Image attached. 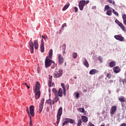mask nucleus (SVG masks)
<instances>
[{"label":"nucleus","instance_id":"f257e3e1","mask_svg":"<svg viewBox=\"0 0 126 126\" xmlns=\"http://www.w3.org/2000/svg\"><path fill=\"white\" fill-rule=\"evenodd\" d=\"M30 47V51L31 54H33L34 52V47L35 49H37L38 48H39V44H38V40H34V43H33V42L32 40H31L29 43Z\"/></svg>","mask_w":126,"mask_h":126},{"label":"nucleus","instance_id":"f03ea898","mask_svg":"<svg viewBox=\"0 0 126 126\" xmlns=\"http://www.w3.org/2000/svg\"><path fill=\"white\" fill-rule=\"evenodd\" d=\"M35 93L36 99H39L41 95V93L40 92V83L39 82H37L36 83Z\"/></svg>","mask_w":126,"mask_h":126},{"label":"nucleus","instance_id":"7ed1b4c3","mask_svg":"<svg viewBox=\"0 0 126 126\" xmlns=\"http://www.w3.org/2000/svg\"><path fill=\"white\" fill-rule=\"evenodd\" d=\"M63 114V107H60L58 110V112L57 113V125H59L60 124V120H61V117L62 116V115Z\"/></svg>","mask_w":126,"mask_h":126},{"label":"nucleus","instance_id":"20e7f679","mask_svg":"<svg viewBox=\"0 0 126 126\" xmlns=\"http://www.w3.org/2000/svg\"><path fill=\"white\" fill-rule=\"evenodd\" d=\"M26 111L28 115H31L32 117H34V116H35V113H34V106L33 105H31L30 106V111L29 108L26 109Z\"/></svg>","mask_w":126,"mask_h":126},{"label":"nucleus","instance_id":"39448f33","mask_svg":"<svg viewBox=\"0 0 126 126\" xmlns=\"http://www.w3.org/2000/svg\"><path fill=\"white\" fill-rule=\"evenodd\" d=\"M52 63L55 64V62L51 60H50V58H48V57H46V60L45 61V67H49L51 66V64H52Z\"/></svg>","mask_w":126,"mask_h":126},{"label":"nucleus","instance_id":"423d86ee","mask_svg":"<svg viewBox=\"0 0 126 126\" xmlns=\"http://www.w3.org/2000/svg\"><path fill=\"white\" fill-rule=\"evenodd\" d=\"M62 75H63V70L59 69L55 72L54 77V78H59L61 77Z\"/></svg>","mask_w":126,"mask_h":126},{"label":"nucleus","instance_id":"0eeeda50","mask_svg":"<svg viewBox=\"0 0 126 126\" xmlns=\"http://www.w3.org/2000/svg\"><path fill=\"white\" fill-rule=\"evenodd\" d=\"M86 3V1L84 0H82L80 1L79 3V7L80 10H83V7L85 6Z\"/></svg>","mask_w":126,"mask_h":126},{"label":"nucleus","instance_id":"6e6552de","mask_svg":"<svg viewBox=\"0 0 126 126\" xmlns=\"http://www.w3.org/2000/svg\"><path fill=\"white\" fill-rule=\"evenodd\" d=\"M115 22L117 23V24H118V25H119L120 27L121 28L123 31H126V28L125 27V26L123 25L122 23L120 22V21L118 20V19H116L115 20Z\"/></svg>","mask_w":126,"mask_h":126},{"label":"nucleus","instance_id":"1a4fd4ad","mask_svg":"<svg viewBox=\"0 0 126 126\" xmlns=\"http://www.w3.org/2000/svg\"><path fill=\"white\" fill-rule=\"evenodd\" d=\"M58 60H59V63L60 64H63V58L62 54H59L58 55Z\"/></svg>","mask_w":126,"mask_h":126},{"label":"nucleus","instance_id":"9d476101","mask_svg":"<svg viewBox=\"0 0 126 126\" xmlns=\"http://www.w3.org/2000/svg\"><path fill=\"white\" fill-rule=\"evenodd\" d=\"M117 111V106H113L110 109V113L111 115H114L115 114V112Z\"/></svg>","mask_w":126,"mask_h":126},{"label":"nucleus","instance_id":"9b49d317","mask_svg":"<svg viewBox=\"0 0 126 126\" xmlns=\"http://www.w3.org/2000/svg\"><path fill=\"white\" fill-rule=\"evenodd\" d=\"M114 38L116 39V40H118V41H124V37L119 35H116L114 36Z\"/></svg>","mask_w":126,"mask_h":126},{"label":"nucleus","instance_id":"f8f14e48","mask_svg":"<svg viewBox=\"0 0 126 126\" xmlns=\"http://www.w3.org/2000/svg\"><path fill=\"white\" fill-rule=\"evenodd\" d=\"M98 72H99V70L95 69H93L90 71V74L93 75L96 74V73H98Z\"/></svg>","mask_w":126,"mask_h":126},{"label":"nucleus","instance_id":"ddd939ff","mask_svg":"<svg viewBox=\"0 0 126 126\" xmlns=\"http://www.w3.org/2000/svg\"><path fill=\"white\" fill-rule=\"evenodd\" d=\"M40 50L41 53H44L45 52V47H44V40L41 39V44L40 46Z\"/></svg>","mask_w":126,"mask_h":126},{"label":"nucleus","instance_id":"4468645a","mask_svg":"<svg viewBox=\"0 0 126 126\" xmlns=\"http://www.w3.org/2000/svg\"><path fill=\"white\" fill-rule=\"evenodd\" d=\"M118 100L120 102H121L122 106H123V103H125V102H126V97H125V96H122L121 97L118 98Z\"/></svg>","mask_w":126,"mask_h":126},{"label":"nucleus","instance_id":"2eb2a0df","mask_svg":"<svg viewBox=\"0 0 126 126\" xmlns=\"http://www.w3.org/2000/svg\"><path fill=\"white\" fill-rule=\"evenodd\" d=\"M84 65L86 66V67H89V63H88V61H87V60L86 58L83 59V62Z\"/></svg>","mask_w":126,"mask_h":126},{"label":"nucleus","instance_id":"dca6fc26","mask_svg":"<svg viewBox=\"0 0 126 126\" xmlns=\"http://www.w3.org/2000/svg\"><path fill=\"white\" fill-rule=\"evenodd\" d=\"M52 81H53V76L49 75V81L48 83V86L49 87H52L53 86V84H52Z\"/></svg>","mask_w":126,"mask_h":126},{"label":"nucleus","instance_id":"f3484780","mask_svg":"<svg viewBox=\"0 0 126 126\" xmlns=\"http://www.w3.org/2000/svg\"><path fill=\"white\" fill-rule=\"evenodd\" d=\"M55 97L53 100V105L55 104V103H57V102H59V100H60V97H59L58 95H55Z\"/></svg>","mask_w":126,"mask_h":126},{"label":"nucleus","instance_id":"a211bd4d","mask_svg":"<svg viewBox=\"0 0 126 126\" xmlns=\"http://www.w3.org/2000/svg\"><path fill=\"white\" fill-rule=\"evenodd\" d=\"M81 119L83 123H87L88 122V118L85 116H82Z\"/></svg>","mask_w":126,"mask_h":126},{"label":"nucleus","instance_id":"6ab92c4d","mask_svg":"<svg viewBox=\"0 0 126 126\" xmlns=\"http://www.w3.org/2000/svg\"><path fill=\"white\" fill-rule=\"evenodd\" d=\"M58 96L59 97H63V89L60 88L58 92Z\"/></svg>","mask_w":126,"mask_h":126},{"label":"nucleus","instance_id":"aec40b11","mask_svg":"<svg viewBox=\"0 0 126 126\" xmlns=\"http://www.w3.org/2000/svg\"><path fill=\"white\" fill-rule=\"evenodd\" d=\"M113 70L115 73H118V72L120 70V69L119 66H116V67L113 68Z\"/></svg>","mask_w":126,"mask_h":126},{"label":"nucleus","instance_id":"412c9836","mask_svg":"<svg viewBox=\"0 0 126 126\" xmlns=\"http://www.w3.org/2000/svg\"><path fill=\"white\" fill-rule=\"evenodd\" d=\"M69 5H70L69 3H67L66 5H65L64 6L62 10H63V11H64V10H66V9H67V8H68Z\"/></svg>","mask_w":126,"mask_h":126},{"label":"nucleus","instance_id":"4be33fe9","mask_svg":"<svg viewBox=\"0 0 126 126\" xmlns=\"http://www.w3.org/2000/svg\"><path fill=\"white\" fill-rule=\"evenodd\" d=\"M116 65V62L115 61H112L109 63V66L110 67H114Z\"/></svg>","mask_w":126,"mask_h":126},{"label":"nucleus","instance_id":"5701e85b","mask_svg":"<svg viewBox=\"0 0 126 126\" xmlns=\"http://www.w3.org/2000/svg\"><path fill=\"white\" fill-rule=\"evenodd\" d=\"M122 18L125 25H126V15L124 14L122 15Z\"/></svg>","mask_w":126,"mask_h":126},{"label":"nucleus","instance_id":"b1692460","mask_svg":"<svg viewBox=\"0 0 126 126\" xmlns=\"http://www.w3.org/2000/svg\"><path fill=\"white\" fill-rule=\"evenodd\" d=\"M48 59H52V57H53V49H51L49 51V55L47 56Z\"/></svg>","mask_w":126,"mask_h":126},{"label":"nucleus","instance_id":"393cba45","mask_svg":"<svg viewBox=\"0 0 126 126\" xmlns=\"http://www.w3.org/2000/svg\"><path fill=\"white\" fill-rule=\"evenodd\" d=\"M66 121H68V123H70V124H74V120L69 118H66Z\"/></svg>","mask_w":126,"mask_h":126},{"label":"nucleus","instance_id":"a878e982","mask_svg":"<svg viewBox=\"0 0 126 126\" xmlns=\"http://www.w3.org/2000/svg\"><path fill=\"white\" fill-rule=\"evenodd\" d=\"M46 103H47V104H49V105H53V101H52L51 98L47 99L46 100Z\"/></svg>","mask_w":126,"mask_h":126},{"label":"nucleus","instance_id":"bb28decb","mask_svg":"<svg viewBox=\"0 0 126 126\" xmlns=\"http://www.w3.org/2000/svg\"><path fill=\"white\" fill-rule=\"evenodd\" d=\"M78 111H79L81 113H84V112H85V109L82 107H80L78 109Z\"/></svg>","mask_w":126,"mask_h":126},{"label":"nucleus","instance_id":"cd10ccee","mask_svg":"<svg viewBox=\"0 0 126 126\" xmlns=\"http://www.w3.org/2000/svg\"><path fill=\"white\" fill-rule=\"evenodd\" d=\"M52 92L54 93L55 94V96L58 95V91H57V89H52Z\"/></svg>","mask_w":126,"mask_h":126},{"label":"nucleus","instance_id":"c85d7f7f","mask_svg":"<svg viewBox=\"0 0 126 126\" xmlns=\"http://www.w3.org/2000/svg\"><path fill=\"white\" fill-rule=\"evenodd\" d=\"M107 15L111 16L112 15V11L111 10H108L106 12Z\"/></svg>","mask_w":126,"mask_h":126},{"label":"nucleus","instance_id":"c756f323","mask_svg":"<svg viewBox=\"0 0 126 126\" xmlns=\"http://www.w3.org/2000/svg\"><path fill=\"white\" fill-rule=\"evenodd\" d=\"M72 58L73 59H76V58H77V53H72Z\"/></svg>","mask_w":126,"mask_h":126},{"label":"nucleus","instance_id":"7c9ffc66","mask_svg":"<svg viewBox=\"0 0 126 126\" xmlns=\"http://www.w3.org/2000/svg\"><path fill=\"white\" fill-rule=\"evenodd\" d=\"M43 107L44 106L42 105H39V114L42 112V110H43Z\"/></svg>","mask_w":126,"mask_h":126},{"label":"nucleus","instance_id":"2f4dec72","mask_svg":"<svg viewBox=\"0 0 126 126\" xmlns=\"http://www.w3.org/2000/svg\"><path fill=\"white\" fill-rule=\"evenodd\" d=\"M44 102H45V99L43 98L40 101V106H44Z\"/></svg>","mask_w":126,"mask_h":126},{"label":"nucleus","instance_id":"473e14b6","mask_svg":"<svg viewBox=\"0 0 126 126\" xmlns=\"http://www.w3.org/2000/svg\"><path fill=\"white\" fill-rule=\"evenodd\" d=\"M108 2L111 3L112 4H115V1L113 0H107Z\"/></svg>","mask_w":126,"mask_h":126},{"label":"nucleus","instance_id":"72a5a7b5","mask_svg":"<svg viewBox=\"0 0 126 126\" xmlns=\"http://www.w3.org/2000/svg\"><path fill=\"white\" fill-rule=\"evenodd\" d=\"M113 12L114 14H115V15H116V16H119V13H118V12L116 11L114 9H113Z\"/></svg>","mask_w":126,"mask_h":126},{"label":"nucleus","instance_id":"f704fd0d","mask_svg":"<svg viewBox=\"0 0 126 126\" xmlns=\"http://www.w3.org/2000/svg\"><path fill=\"white\" fill-rule=\"evenodd\" d=\"M110 9V6H109V5H106L105 6V8H104L105 10H108V9Z\"/></svg>","mask_w":126,"mask_h":126},{"label":"nucleus","instance_id":"c9c22d12","mask_svg":"<svg viewBox=\"0 0 126 126\" xmlns=\"http://www.w3.org/2000/svg\"><path fill=\"white\" fill-rule=\"evenodd\" d=\"M66 125H68V121H65L63 123V126H65Z\"/></svg>","mask_w":126,"mask_h":126},{"label":"nucleus","instance_id":"e433bc0d","mask_svg":"<svg viewBox=\"0 0 126 126\" xmlns=\"http://www.w3.org/2000/svg\"><path fill=\"white\" fill-rule=\"evenodd\" d=\"M106 76L109 78V79H110V78L112 77V74H111V73H107Z\"/></svg>","mask_w":126,"mask_h":126},{"label":"nucleus","instance_id":"4c0bfd02","mask_svg":"<svg viewBox=\"0 0 126 126\" xmlns=\"http://www.w3.org/2000/svg\"><path fill=\"white\" fill-rule=\"evenodd\" d=\"M81 124H82V121H81V120H79L78 122L77 126H81Z\"/></svg>","mask_w":126,"mask_h":126},{"label":"nucleus","instance_id":"58836bf2","mask_svg":"<svg viewBox=\"0 0 126 126\" xmlns=\"http://www.w3.org/2000/svg\"><path fill=\"white\" fill-rule=\"evenodd\" d=\"M61 86H62V87H63V90H64V89H65V87L64 86V84L62 83Z\"/></svg>","mask_w":126,"mask_h":126},{"label":"nucleus","instance_id":"ea45409f","mask_svg":"<svg viewBox=\"0 0 126 126\" xmlns=\"http://www.w3.org/2000/svg\"><path fill=\"white\" fill-rule=\"evenodd\" d=\"M98 60H99V61H100V62H102L103 61V58H102V57H101L100 56H99Z\"/></svg>","mask_w":126,"mask_h":126},{"label":"nucleus","instance_id":"a19ab883","mask_svg":"<svg viewBox=\"0 0 126 126\" xmlns=\"http://www.w3.org/2000/svg\"><path fill=\"white\" fill-rule=\"evenodd\" d=\"M24 84L26 86H27V87L28 89H30V87L29 86H28V84H27V83H24Z\"/></svg>","mask_w":126,"mask_h":126},{"label":"nucleus","instance_id":"79ce46f5","mask_svg":"<svg viewBox=\"0 0 126 126\" xmlns=\"http://www.w3.org/2000/svg\"><path fill=\"white\" fill-rule=\"evenodd\" d=\"M76 97L77 99H78V98L79 97V94L78 93H77L76 94Z\"/></svg>","mask_w":126,"mask_h":126},{"label":"nucleus","instance_id":"37998d69","mask_svg":"<svg viewBox=\"0 0 126 126\" xmlns=\"http://www.w3.org/2000/svg\"><path fill=\"white\" fill-rule=\"evenodd\" d=\"M89 126H95V125H94V124H92V123L89 122Z\"/></svg>","mask_w":126,"mask_h":126},{"label":"nucleus","instance_id":"c03bdc74","mask_svg":"<svg viewBox=\"0 0 126 126\" xmlns=\"http://www.w3.org/2000/svg\"><path fill=\"white\" fill-rule=\"evenodd\" d=\"M41 37H42V39H48V37H47L46 36H44V35H41Z\"/></svg>","mask_w":126,"mask_h":126},{"label":"nucleus","instance_id":"a18cd8bd","mask_svg":"<svg viewBox=\"0 0 126 126\" xmlns=\"http://www.w3.org/2000/svg\"><path fill=\"white\" fill-rule=\"evenodd\" d=\"M63 48L64 51H65V49H66V46L65 45V44H63Z\"/></svg>","mask_w":126,"mask_h":126},{"label":"nucleus","instance_id":"49530a36","mask_svg":"<svg viewBox=\"0 0 126 126\" xmlns=\"http://www.w3.org/2000/svg\"><path fill=\"white\" fill-rule=\"evenodd\" d=\"M63 90V95L64 96H65V95L66 94V91L65 90V89H64Z\"/></svg>","mask_w":126,"mask_h":126},{"label":"nucleus","instance_id":"de8ad7c7","mask_svg":"<svg viewBox=\"0 0 126 126\" xmlns=\"http://www.w3.org/2000/svg\"><path fill=\"white\" fill-rule=\"evenodd\" d=\"M30 126H33V123H32V120L30 121Z\"/></svg>","mask_w":126,"mask_h":126},{"label":"nucleus","instance_id":"09e8293b","mask_svg":"<svg viewBox=\"0 0 126 126\" xmlns=\"http://www.w3.org/2000/svg\"><path fill=\"white\" fill-rule=\"evenodd\" d=\"M74 9H75V12H77V11H78V8H77V7H75Z\"/></svg>","mask_w":126,"mask_h":126},{"label":"nucleus","instance_id":"8fccbe9b","mask_svg":"<svg viewBox=\"0 0 126 126\" xmlns=\"http://www.w3.org/2000/svg\"><path fill=\"white\" fill-rule=\"evenodd\" d=\"M65 26H66V23H64V24L62 25L63 28V27H64Z\"/></svg>","mask_w":126,"mask_h":126},{"label":"nucleus","instance_id":"3c124183","mask_svg":"<svg viewBox=\"0 0 126 126\" xmlns=\"http://www.w3.org/2000/svg\"><path fill=\"white\" fill-rule=\"evenodd\" d=\"M56 65H56V64H54V65H52V67H51V68H53V69L55 68L56 67Z\"/></svg>","mask_w":126,"mask_h":126},{"label":"nucleus","instance_id":"603ef678","mask_svg":"<svg viewBox=\"0 0 126 126\" xmlns=\"http://www.w3.org/2000/svg\"><path fill=\"white\" fill-rule=\"evenodd\" d=\"M120 126H126V124L123 123V124H121Z\"/></svg>","mask_w":126,"mask_h":126},{"label":"nucleus","instance_id":"864d4df0","mask_svg":"<svg viewBox=\"0 0 126 126\" xmlns=\"http://www.w3.org/2000/svg\"><path fill=\"white\" fill-rule=\"evenodd\" d=\"M30 117V121H32V118L31 117V114L29 115Z\"/></svg>","mask_w":126,"mask_h":126},{"label":"nucleus","instance_id":"5fc2aeb1","mask_svg":"<svg viewBox=\"0 0 126 126\" xmlns=\"http://www.w3.org/2000/svg\"><path fill=\"white\" fill-rule=\"evenodd\" d=\"M89 3V0L86 1V4Z\"/></svg>","mask_w":126,"mask_h":126},{"label":"nucleus","instance_id":"6e6d98bb","mask_svg":"<svg viewBox=\"0 0 126 126\" xmlns=\"http://www.w3.org/2000/svg\"><path fill=\"white\" fill-rule=\"evenodd\" d=\"M67 89L68 90V88H69V85H67Z\"/></svg>","mask_w":126,"mask_h":126},{"label":"nucleus","instance_id":"4d7b16f0","mask_svg":"<svg viewBox=\"0 0 126 126\" xmlns=\"http://www.w3.org/2000/svg\"><path fill=\"white\" fill-rule=\"evenodd\" d=\"M77 78V77H74V79H76Z\"/></svg>","mask_w":126,"mask_h":126},{"label":"nucleus","instance_id":"13d9d810","mask_svg":"<svg viewBox=\"0 0 126 126\" xmlns=\"http://www.w3.org/2000/svg\"><path fill=\"white\" fill-rule=\"evenodd\" d=\"M49 93L51 92V90H49Z\"/></svg>","mask_w":126,"mask_h":126},{"label":"nucleus","instance_id":"bf43d9fd","mask_svg":"<svg viewBox=\"0 0 126 126\" xmlns=\"http://www.w3.org/2000/svg\"><path fill=\"white\" fill-rule=\"evenodd\" d=\"M51 96V94H49V96Z\"/></svg>","mask_w":126,"mask_h":126}]
</instances>
